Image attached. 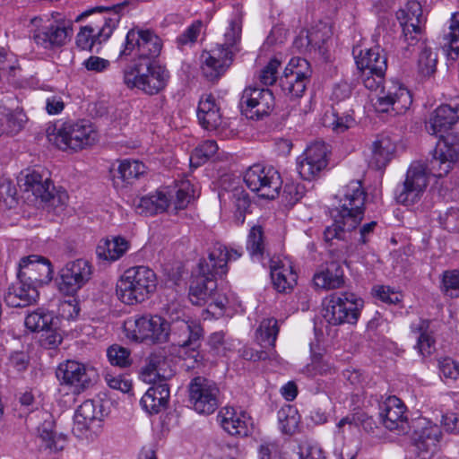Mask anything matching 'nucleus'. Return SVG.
Here are the masks:
<instances>
[{
	"label": "nucleus",
	"mask_w": 459,
	"mask_h": 459,
	"mask_svg": "<svg viewBox=\"0 0 459 459\" xmlns=\"http://www.w3.org/2000/svg\"><path fill=\"white\" fill-rule=\"evenodd\" d=\"M92 266L85 259L68 262L58 272L56 283L58 290L66 296H74L91 278Z\"/></svg>",
	"instance_id": "nucleus-13"
},
{
	"label": "nucleus",
	"mask_w": 459,
	"mask_h": 459,
	"mask_svg": "<svg viewBox=\"0 0 459 459\" xmlns=\"http://www.w3.org/2000/svg\"><path fill=\"white\" fill-rule=\"evenodd\" d=\"M310 73L309 64L306 59L293 57L279 79L280 87L291 98L300 97L306 90Z\"/></svg>",
	"instance_id": "nucleus-15"
},
{
	"label": "nucleus",
	"mask_w": 459,
	"mask_h": 459,
	"mask_svg": "<svg viewBox=\"0 0 459 459\" xmlns=\"http://www.w3.org/2000/svg\"><path fill=\"white\" fill-rule=\"evenodd\" d=\"M125 4L110 7H96L94 10L83 13L77 21L95 11H107L108 14L100 15L90 24L82 27L76 36V45L82 50H92L93 47L106 41L112 34L114 29L120 21L119 12L124 8Z\"/></svg>",
	"instance_id": "nucleus-6"
},
{
	"label": "nucleus",
	"mask_w": 459,
	"mask_h": 459,
	"mask_svg": "<svg viewBox=\"0 0 459 459\" xmlns=\"http://www.w3.org/2000/svg\"><path fill=\"white\" fill-rule=\"evenodd\" d=\"M363 305V299L353 292L333 293L327 299L323 316L332 325H340L345 323L355 324Z\"/></svg>",
	"instance_id": "nucleus-9"
},
{
	"label": "nucleus",
	"mask_w": 459,
	"mask_h": 459,
	"mask_svg": "<svg viewBox=\"0 0 459 459\" xmlns=\"http://www.w3.org/2000/svg\"><path fill=\"white\" fill-rule=\"evenodd\" d=\"M243 179L252 192L265 199L277 197L282 185L280 173L273 167L260 163L250 166Z\"/></svg>",
	"instance_id": "nucleus-11"
},
{
	"label": "nucleus",
	"mask_w": 459,
	"mask_h": 459,
	"mask_svg": "<svg viewBox=\"0 0 459 459\" xmlns=\"http://www.w3.org/2000/svg\"><path fill=\"white\" fill-rule=\"evenodd\" d=\"M299 420L300 417L294 406L287 405L278 411L279 428L284 434L292 435L298 429Z\"/></svg>",
	"instance_id": "nucleus-44"
},
{
	"label": "nucleus",
	"mask_w": 459,
	"mask_h": 459,
	"mask_svg": "<svg viewBox=\"0 0 459 459\" xmlns=\"http://www.w3.org/2000/svg\"><path fill=\"white\" fill-rule=\"evenodd\" d=\"M274 100L269 90L247 87L243 91L239 101L242 114L252 112L256 108L255 115H269L273 110Z\"/></svg>",
	"instance_id": "nucleus-22"
},
{
	"label": "nucleus",
	"mask_w": 459,
	"mask_h": 459,
	"mask_svg": "<svg viewBox=\"0 0 459 459\" xmlns=\"http://www.w3.org/2000/svg\"><path fill=\"white\" fill-rule=\"evenodd\" d=\"M339 205L333 211L341 215V221L357 228L363 219L367 193L359 180H352L339 192Z\"/></svg>",
	"instance_id": "nucleus-10"
},
{
	"label": "nucleus",
	"mask_w": 459,
	"mask_h": 459,
	"mask_svg": "<svg viewBox=\"0 0 459 459\" xmlns=\"http://www.w3.org/2000/svg\"><path fill=\"white\" fill-rule=\"evenodd\" d=\"M449 30V33L445 38L446 42L444 43L443 48L447 51L450 58L455 59L459 54V20L455 14L451 19Z\"/></svg>",
	"instance_id": "nucleus-48"
},
{
	"label": "nucleus",
	"mask_w": 459,
	"mask_h": 459,
	"mask_svg": "<svg viewBox=\"0 0 459 459\" xmlns=\"http://www.w3.org/2000/svg\"><path fill=\"white\" fill-rule=\"evenodd\" d=\"M72 36V29L61 24L51 25L45 30H36L33 34L34 41L45 48L65 45Z\"/></svg>",
	"instance_id": "nucleus-28"
},
{
	"label": "nucleus",
	"mask_w": 459,
	"mask_h": 459,
	"mask_svg": "<svg viewBox=\"0 0 459 459\" xmlns=\"http://www.w3.org/2000/svg\"><path fill=\"white\" fill-rule=\"evenodd\" d=\"M53 323V314L42 308L29 314L24 321L26 328L31 332H44L48 327H51Z\"/></svg>",
	"instance_id": "nucleus-43"
},
{
	"label": "nucleus",
	"mask_w": 459,
	"mask_h": 459,
	"mask_svg": "<svg viewBox=\"0 0 459 459\" xmlns=\"http://www.w3.org/2000/svg\"><path fill=\"white\" fill-rule=\"evenodd\" d=\"M199 125L206 131L229 137L233 135L238 129L232 127L230 117H197Z\"/></svg>",
	"instance_id": "nucleus-39"
},
{
	"label": "nucleus",
	"mask_w": 459,
	"mask_h": 459,
	"mask_svg": "<svg viewBox=\"0 0 459 459\" xmlns=\"http://www.w3.org/2000/svg\"><path fill=\"white\" fill-rule=\"evenodd\" d=\"M413 427L415 428L413 438L419 450L435 453L442 436L440 427L426 419H420Z\"/></svg>",
	"instance_id": "nucleus-24"
},
{
	"label": "nucleus",
	"mask_w": 459,
	"mask_h": 459,
	"mask_svg": "<svg viewBox=\"0 0 459 459\" xmlns=\"http://www.w3.org/2000/svg\"><path fill=\"white\" fill-rule=\"evenodd\" d=\"M333 217V223L331 226L325 228L324 231V238L326 242H330L333 239H343L346 231H351L356 228H350L344 222L341 221V215L332 212Z\"/></svg>",
	"instance_id": "nucleus-53"
},
{
	"label": "nucleus",
	"mask_w": 459,
	"mask_h": 459,
	"mask_svg": "<svg viewBox=\"0 0 459 459\" xmlns=\"http://www.w3.org/2000/svg\"><path fill=\"white\" fill-rule=\"evenodd\" d=\"M218 151L213 140H207L196 146L190 156V166L198 168L207 162Z\"/></svg>",
	"instance_id": "nucleus-46"
},
{
	"label": "nucleus",
	"mask_w": 459,
	"mask_h": 459,
	"mask_svg": "<svg viewBox=\"0 0 459 459\" xmlns=\"http://www.w3.org/2000/svg\"><path fill=\"white\" fill-rule=\"evenodd\" d=\"M328 147L324 142H315L298 158L297 170L305 180H311L326 168Z\"/></svg>",
	"instance_id": "nucleus-18"
},
{
	"label": "nucleus",
	"mask_w": 459,
	"mask_h": 459,
	"mask_svg": "<svg viewBox=\"0 0 459 459\" xmlns=\"http://www.w3.org/2000/svg\"><path fill=\"white\" fill-rule=\"evenodd\" d=\"M241 255L242 251L228 249L221 243L214 244L207 259L199 262V273L191 281L188 295L192 304L204 305L217 289V276L225 275L228 272V263L237 260Z\"/></svg>",
	"instance_id": "nucleus-2"
},
{
	"label": "nucleus",
	"mask_w": 459,
	"mask_h": 459,
	"mask_svg": "<svg viewBox=\"0 0 459 459\" xmlns=\"http://www.w3.org/2000/svg\"><path fill=\"white\" fill-rule=\"evenodd\" d=\"M39 298L38 289L23 279H17L4 294V300L11 307H25L34 304Z\"/></svg>",
	"instance_id": "nucleus-23"
},
{
	"label": "nucleus",
	"mask_w": 459,
	"mask_h": 459,
	"mask_svg": "<svg viewBox=\"0 0 459 459\" xmlns=\"http://www.w3.org/2000/svg\"><path fill=\"white\" fill-rule=\"evenodd\" d=\"M26 122L27 117L22 119L19 118V117H2L0 119L2 130L7 134H16L22 129Z\"/></svg>",
	"instance_id": "nucleus-60"
},
{
	"label": "nucleus",
	"mask_w": 459,
	"mask_h": 459,
	"mask_svg": "<svg viewBox=\"0 0 459 459\" xmlns=\"http://www.w3.org/2000/svg\"><path fill=\"white\" fill-rule=\"evenodd\" d=\"M141 39L138 43V61H152L158 57L162 48V41L152 30H141Z\"/></svg>",
	"instance_id": "nucleus-35"
},
{
	"label": "nucleus",
	"mask_w": 459,
	"mask_h": 459,
	"mask_svg": "<svg viewBox=\"0 0 459 459\" xmlns=\"http://www.w3.org/2000/svg\"><path fill=\"white\" fill-rule=\"evenodd\" d=\"M19 185L23 187V191L31 192L36 198L47 199L52 183L48 178H43L39 172L27 170L25 174L22 173Z\"/></svg>",
	"instance_id": "nucleus-32"
},
{
	"label": "nucleus",
	"mask_w": 459,
	"mask_h": 459,
	"mask_svg": "<svg viewBox=\"0 0 459 459\" xmlns=\"http://www.w3.org/2000/svg\"><path fill=\"white\" fill-rule=\"evenodd\" d=\"M37 437L40 442V446L50 453L62 451L67 444V437L65 434L54 431L52 421L45 420L41 423L38 427Z\"/></svg>",
	"instance_id": "nucleus-33"
},
{
	"label": "nucleus",
	"mask_w": 459,
	"mask_h": 459,
	"mask_svg": "<svg viewBox=\"0 0 459 459\" xmlns=\"http://www.w3.org/2000/svg\"><path fill=\"white\" fill-rule=\"evenodd\" d=\"M316 287L324 290L339 289L344 285V272L337 262H331L326 267L316 273L313 278Z\"/></svg>",
	"instance_id": "nucleus-31"
},
{
	"label": "nucleus",
	"mask_w": 459,
	"mask_h": 459,
	"mask_svg": "<svg viewBox=\"0 0 459 459\" xmlns=\"http://www.w3.org/2000/svg\"><path fill=\"white\" fill-rule=\"evenodd\" d=\"M379 416L385 428L398 435L407 434L411 429L406 407L396 396H388L379 405Z\"/></svg>",
	"instance_id": "nucleus-19"
},
{
	"label": "nucleus",
	"mask_w": 459,
	"mask_h": 459,
	"mask_svg": "<svg viewBox=\"0 0 459 459\" xmlns=\"http://www.w3.org/2000/svg\"><path fill=\"white\" fill-rule=\"evenodd\" d=\"M395 150L396 145L388 135H377L370 145L369 167L375 169L385 168L393 159Z\"/></svg>",
	"instance_id": "nucleus-26"
},
{
	"label": "nucleus",
	"mask_w": 459,
	"mask_h": 459,
	"mask_svg": "<svg viewBox=\"0 0 459 459\" xmlns=\"http://www.w3.org/2000/svg\"><path fill=\"white\" fill-rule=\"evenodd\" d=\"M40 345L45 349H55L62 342L61 334L51 325L46 329L40 337Z\"/></svg>",
	"instance_id": "nucleus-63"
},
{
	"label": "nucleus",
	"mask_w": 459,
	"mask_h": 459,
	"mask_svg": "<svg viewBox=\"0 0 459 459\" xmlns=\"http://www.w3.org/2000/svg\"><path fill=\"white\" fill-rule=\"evenodd\" d=\"M156 290V274L146 266L128 268L116 285L117 298L126 305H135L147 299Z\"/></svg>",
	"instance_id": "nucleus-5"
},
{
	"label": "nucleus",
	"mask_w": 459,
	"mask_h": 459,
	"mask_svg": "<svg viewBox=\"0 0 459 459\" xmlns=\"http://www.w3.org/2000/svg\"><path fill=\"white\" fill-rule=\"evenodd\" d=\"M425 22L426 19L423 13L420 17L409 18L406 22L403 21L401 26L404 41L409 45H414L420 41L423 34Z\"/></svg>",
	"instance_id": "nucleus-42"
},
{
	"label": "nucleus",
	"mask_w": 459,
	"mask_h": 459,
	"mask_svg": "<svg viewBox=\"0 0 459 459\" xmlns=\"http://www.w3.org/2000/svg\"><path fill=\"white\" fill-rule=\"evenodd\" d=\"M271 278L275 290L279 292L291 290L297 283V273L289 261H271Z\"/></svg>",
	"instance_id": "nucleus-29"
},
{
	"label": "nucleus",
	"mask_w": 459,
	"mask_h": 459,
	"mask_svg": "<svg viewBox=\"0 0 459 459\" xmlns=\"http://www.w3.org/2000/svg\"><path fill=\"white\" fill-rule=\"evenodd\" d=\"M145 172V166L138 160H125L120 162L117 171L114 173V184L118 186L119 181L122 186L132 184Z\"/></svg>",
	"instance_id": "nucleus-37"
},
{
	"label": "nucleus",
	"mask_w": 459,
	"mask_h": 459,
	"mask_svg": "<svg viewBox=\"0 0 459 459\" xmlns=\"http://www.w3.org/2000/svg\"><path fill=\"white\" fill-rule=\"evenodd\" d=\"M233 59L232 52L223 46L204 51L201 55L202 73L207 80L215 81L232 65Z\"/></svg>",
	"instance_id": "nucleus-20"
},
{
	"label": "nucleus",
	"mask_w": 459,
	"mask_h": 459,
	"mask_svg": "<svg viewBox=\"0 0 459 459\" xmlns=\"http://www.w3.org/2000/svg\"><path fill=\"white\" fill-rule=\"evenodd\" d=\"M442 288L446 296L452 299L459 297V268L443 273Z\"/></svg>",
	"instance_id": "nucleus-54"
},
{
	"label": "nucleus",
	"mask_w": 459,
	"mask_h": 459,
	"mask_svg": "<svg viewBox=\"0 0 459 459\" xmlns=\"http://www.w3.org/2000/svg\"><path fill=\"white\" fill-rule=\"evenodd\" d=\"M221 190L219 193L221 200H229L236 208L238 220L241 223L245 221V212L250 205L249 195L245 191L239 178H233L230 176H225L221 180Z\"/></svg>",
	"instance_id": "nucleus-21"
},
{
	"label": "nucleus",
	"mask_w": 459,
	"mask_h": 459,
	"mask_svg": "<svg viewBox=\"0 0 459 459\" xmlns=\"http://www.w3.org/2000/svg\"><path fill=\"white\" fill-rule=\"evenodd\" d=\"M103 417L102 405L100 401L85 400L75 411L73 433L80 439H90L95 433L94 427Z\"/></svg>",
	"instance_id": "nucleus-17"
},
{
	"label": "nucleus",
	"mask_w": 459,
	"mask_h": 459,
	"mask_svg": "<svg viewBox=\"0 0 459 459\" xmlns=\"http://www.w3.org/2000/svg\"><path fill=\"white\" fill-rule=\"evenodd\" d=\"M437 63V55L430 48H422L418 60L419 72L423 76H431L436 72Z\"/></svg>",
	"instance_id": "nucleus-50"
},
{
	"label": "nucleus",
	"mask_w": 459,
	"mask_h": 459,
	"mask_svg": "<svg viewBox=\"0 0 459 459\" xmlns=\"http://www.w3.org/2000/svg\"><path fill=\"white\" fill-rule=\"evenodd\" d=\"M322 124L332 128L335 134L344 133L356 125L353 117H325Z\"/></svg>",
	"instance_id": "nucleus-55"
},
{
	"label": "nucleus",
	"mask_w": 459,
	"mask_h": 459,
	"mask_svg": "<svg viewBox=\"0 0 459 459\" xmlns=\"http://www.w3.org/2000/svg\"><path fill=\"white\" fill-rule=\"evenodd\" d=\"M429 134L439 137L429 160V168L421 161H413L407 169L404 180L395 188V199L403 205H413L423 195L429 185V174L442 178L455 165H459V143L449 135L459 132V117H430L425 123Z\"/></svg>",
	"instance_id": "nucleus-1"
},
{
	"label": "nucleus",
	"mask_w": 459,
	"mask_h": 459,
	"mask_svg": "<svg viewBox=\"0 0 459 459\" xmlns=\"http://www.w3.org/2000/svg\"><path fill=\"white\" fill-rule=\"evenodd\" d=\"M130 243L123 237H113L111 239L100 240L96 247V255L100 259L114 262L121 258L128 250Z\"/></svg>",
	"instance_id": "nucleus-34"
},
{
	"label": "nucleus",
	"mask_w": 459,
	"mask_h": 459,
	"mask_svg": "<svg viewBox=\"0 0 459 459\" xmlns=\"http://www.w3.org/2000/svg\"><path fill=\"white\" fill-rule=\"evenodd\" d=\"M194 186L188 180L181 181L177 186L176 198L174 200L175 209H185L188 204L195 198Z\"/></svg>",
	"instance_id": "nucleus-51"
},
{
	"label": "nucleus",
	"mask_w": 459,
	"mask_h": 459,
	"mask_svg": "<svg viewBox=\"0 0 459 459\" xmlns=\"http://www.w3.org/2000/svg\"><path fill=\"white\" fill-rule=\"evenodd\" d=\"M140 36L141 30L131 29L128 30L126 36L124 48L119 52V58L128 56L134 51H135V56H138V43H140L141 39Z\"/></svg>",
	"instance_id": "nucleus-56"
},
{
	"label": "nucleus",
	"mask_w": 459,
	"mask_h": 459,
	"mask_svg": "<svg viewBox=\"0 0 459 459\" xmlns=\"http://www.w3.org/2000/svg\"><path fill=\"white\" fill-rule=\"evenodd\" d=\"M169 200L166 194L156 192L140 198L135 204V211L139 214L153 215L166 211Z\"/></svg>",
	"instance_id": "nucleus-36"
},
{
	"label": "nucleus",
	"mask_w": 459,
	"mask_h": 459,
	"mask_svg": "<svg viewBox=\"0 0 459 459\" xmlns=\"http://www.w3.org/2000/svg\"><path fill=\"white\" fill-rule=\"evenodd\" d=\"M56 376L62 385L74 388V393L80 394L97 380L98 373L95 368L75 360H66L59 364Z\"/></svg>",
	"instance_id": "nucleus-14"
},
{
	"label": "nucleus",
	"mask_w": 459,
	"mask_h": 459,
	"mask_svg": "<svg viewBox=\"0 0 459 459\" xmlns=\"http://www.w3.org/2000/svg\"><path fill=\"white\" fill-rule=\"evenodd\" d=\"M402 99H403L405 103H411V97L403 93H402L397 100H394L391 96L379 97L377 102L374 104L375 110L378 113H387L390 111L391 108V109L394 111L396 115H401L403 111L399 108V105L402 101Z\"/></svg>",
	"instance_id": "nucleus-49"
},
{
	"label": "nucleus",
	"mask_w": 459,
	"mask_h": 459,
	"mask_svg": "<svg viewBox=\"0 0 459 459\" xmlns=\"http://www.w3.org/2000/svg\"><path fill=\"white\" fill-rule=\"evenodd\" d=\"M422 12V8L420 4L418 1H409L405 7L403 9H400L396 13V17L401 23L403 22H406V20H409V18H415V17H420Z\"/></svg>",
	"instance_id": "nucleus-59"
},
{
	"label": "nucleus",
	"mask_w": 459,
	"mask_h": 459,
	"mask_svg": "<svg viewBox=\"0 0 459 459\" xmlns=\"http://www.w3.org/2000/svg\"><path fill=\"white\" fill-rule=\"evenodd\" d=\"M42 202L48 204L50 207L62 211L68 201V195L65 190L56 191L53 185L49 187V196L47 199H41Z\"/></svg>",
	"instance_id": "nucleus-58"
},
{
	"label": "nucleus",
	"mask_w": 459,
	"mask_h": 459,
	"mask_svg": "<svg viewBox=\"0 0 459 459\" xmlns=\"http://www.w3.org/2000/svg\"><path fill=\"white\" fill-rule=\"evenodd\" d=\"M48 139L62 151L82 150L94 144L98 140V132L93 124L86 118L76 121H66L61 125L56 124L47 130Z\"/></svg>",
	"instance_id": "nucleus-4"
},
{
	"label": "nucleus",
	"mask_w": 459,
	"mask_h": 459,
	"mask_svg": "<svg viewBox=\"0 0 459 459\" xmlns=\"http://www.w3.org/2000/svg\"><path fill=\"white\" fill-rule=\"evenodd\" d=\"M305 195V186L299 183H287L283 188V195L290 204H294Z\"/></svg>",
	"instance_id": "nucleus-62"
},
{
	"label": "nucleus",
	"mask_w": 459,
	"mask_h": 459,
	"mask_svg": "<svg viewBox=\"0 0 459 459\" xmlns=\"http://www.w3.org/2000/svg\"><path fill=\"white\" fill-rule=\"evenodd\" d=\"M53 278L51 262L41 255H30L22 257L17 268V279H23L35 288L48 283Z\"/></svg>",
	"instance_id": "nucleus-16"
},
{
	"label": "nucleus",
	"mask_w": 459,
	"mask_h": 459,
	"mask_svg": "<svg viewBox=\"0 0 459 459\" xmlns=\"http://www.w3.org/2000/svg\"><path fill=\"white\" fill-rule=\"evenodd\" d=\"M165 360L161 356L151 355L146 361L144 367L141 370V377L144 382L155 383L158 380L164 379V376L161 375L162 366H164Z\"/></svg>",
	"instance_id": "nucleus-45"
},
{
	"label": "nucleus",
	"mask_w": 459,
	"mask_h": 459,
	"mask_svg": "<svg viewBox=\"0 0 459 459\" xmlns=\"http://www.w3.org/2000/svg\"><path fill=\"white\" fill-rule=\"evenodd\" d=\"M379 47L361 50L355 56L358 68L367 74H383L387 68L386 56Z\"/></svg>",
	"instance_id": "nucleus-30"
},
{
	"label": "nucleus",
	"mask_w": 459,
	"mask_h": 459,
	"mask_svg": "<svg viewBox=\"0 0 459 459\" xmlns=\"http://www.w3.org/2000/svg\"><path fill=\"white\" fill-rule=\"evenodd\" d=\"M167 321L165 317L145 315L130 318L124 324L126 335L131 341L147 344L168 342Z\"/></svg>",
	"instance_id": "nucleus-8"
},
{
	"label": "nucleus",
	"mask_w": 459,
	"mask_h": 459,
	"mask_svg": "<svg viewBox=\"0 0 459 459\" xmlns=\"http://www.w3.org/2000/svg\"><path fill=\"white\" fill-rule=\"evenodd\" d=\"M167 69L153 61L135 62L124 70V82L152 95L160 92L169 80Z\"/></svg>",
	"instance_id": "nucleus-7"
},
{
	"label": "nucleus",
	"mask_w": 459,
	"mask_h": 459,
	"mask_svg": "<svg viewBox=\"0 0 459 459\" xmlns=\"http://www.w3.org/2000/svg\"><path fill=\"white\" fill-rule=\"evenodd\" d=\"M189 403L199 414H212L220 405L218 385L204 377H194L188 385Z\"/></svg>",
	"instance_id": "nucleus-12"
},
{
	"label": "nucleus",
	"mask_w": 459,
	"mask_h": 459,
	"mask_svg": "<svg viewBox=\"0 0 459 459\" xmlns=\"http://www.w3.org/2000/svg\"><path fill=\"white\" fill-rule=\"evenodd\" d=\"M325 31L320 32L319 30H311L307 33L305 39L307 46L316 48L319 50L324 47L327 39L330 38V30L326 26L324 27Z\"/></svg>",
	"instance_id": "nucleus-61"
},
{
	"label": "nucleus",
	"mask_w": 459,
	"mask_h": 459,
	"mask_svg": "<svg viewBox=\"0 0 459 459\" xmlns=\"http://www.w3.org/2000/svg\"><path fill=\"white\" fill-rule=\"evenodd\" d=\"M279 333L278 322L274 318L264 319L255 332V337L261 348L273 352L274 355V345Z\"/></svg>",
	"instance_id": "nucleus-38"
},
{
	"label": "nucleus",
	"mask_w": 459,
	"mask_h": 459,
	"mask_svg": "<svg viewBox=\"0 0 459 459\" xmlns=\"http://www.w3.org/2000/svg\"><path fill=\"white\" fill-rule=\"evenodd\" d=\"M107 357L112 366L126 368L131 365L130 351L118 344L108 348Z\"/></svg>",
	"instance_id": "nucleus-52"
},
{
	"label": "nucleus",
	"mask_w": 459,
	"mask_h": 459,
	"mask_svg": "<svg viewBox=\"0 0 459 459\" xmlns=\"http://www.w3.org/2000/svg\"><path fill=\"white\" fill-rule=\"evenodd\" d=\"M241 39V24L238 21H231L229 28L224 33V42L217 47H222L232 52L235 56L240 48L238 47Z\"/></svg>",
	"instance_id": "nucleus-47"
},
{
	"label": "nucleus",
	"mask_w": 459,
	"mask_h": 459,
	"mask_svg": "<svg viewBox=\"0 0 459 459\" xmlns=\"http://www.w3.org/2000/svg\"><path fill=\"white\" fill-rule=\"evenodd\" d=\"M439 370L446 379L456 380L459 378V363L450 358L439 360Z\"/></svg>",
	"instance_id": "nucleus-64"
},
{
	"label": "nucleus",
	"mask_w": 459,
	"mask_h": 459,
	"mask_svg": "<svg viewBox=\"0 0 459 459\" xmlns=\"http://www.w3.org/2000/svg\"><path fill=\"white\" fill-rule=\"evenodd\" d=\"M217 420L221 428L231 436L247 437L251 419L247 412L238 411L233 407H225L220 411Z\"/></svg>",
	"instance_id": "nucleus-25"
},
{
	"label": "nucleus",
	"mask_w": 459,
	"mask_h": 459,
	"mask_svg": "<svg viewBox=\"0 0 459 459\" xmlns=\"http://www.w3.org/2000/svg\"><path fill=\"white\" fill-rule=\"evenodd\" d=\"M430 322L427 319L420 318L417 322L411 325V330L413 333L417 334L416 348L419 352L425 356L432 352L435 341L429 333Z\"/></svg>",
	"instance_id": "nucleus-40"
},
{
	"label": "nucleus",
	"mask_w": 459,
	"mask_h": 459,
	"mask_svg": "<svg viewBox=\"0 0 459 459\" xmlns=\"http://www.w3.org/2000/svg\"><path fill=\"white\" fill-rule=\"evenodd\" d=\"M152 384L140 401L143 408L151 414L158 413L167 406L170 394L169 385L164 379Z\"/></svg>",
	"instance_id": "nucleus-27"
},
{
	"label": "nucleus",
	"mask_w": 459,
	"mask_h": 459,
	"mask_svg": "<svg viewBox=\"0 0 459 459\" xmlns=\"http://www.w3.org/2000/svg\"><path fill=\"white\" fill-rule=\"evenodd\" d=\"M281 63L276 58L271 59L268 64L261 70L258 79L264 86L273 85L278 78V69Z\"/></svg>",
	"instance_id": "nucleus-57"
},
{
	"label": "nucleus",
	"mask_w": 459,
	"mask_h": 459,
	"mask_svg": "<svg viewBox=\"0 0 459 459\" xmlns=\"http://www.w3.org/2000/svg\"><path fill=\"white\" fill-rule=\"evenodd\" d=\"M246 248L253 259L263 258L265 251V237L261 225H254L250 228L247 237Z\"/></svg>",
	"instance_id": "nucleus-41"
},
{
	"label": "nucleus",
	"mask_w": 459,
	"mask_h": 459,
	"mask_svg": "<svg viewBox=\"0 0 459 459\" xmlns=\"http://www.w3.org/2000/svg\"><path fill=\"white\" fill-rule=\"evenodd\" d=\"M168 342L170 335L178 337L186 336V339L178 341V344L185 350L183 357L185 365L187 368H195L203 360V355L198 349L201 345V337L203 336V328L200 324L189 321L185 311L178 304H170L165 309Z\"/></svg>",
	"instance_id": "nucleus-3"
}]
</instances>
